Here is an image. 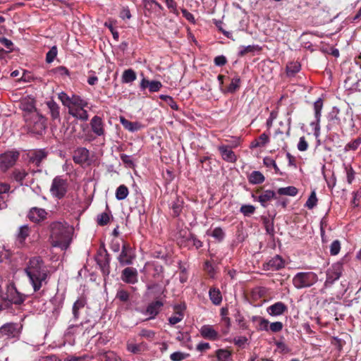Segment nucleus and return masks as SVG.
I'll use <instances>...</instances> for the list:
<instances>
[{
  "instance_id": "nucleus-1",
  "label": "nucleus",
  "mask_w": 361,
  "mask_h": 361,
  "mask_svg": "<svg viewBox=\"0 0 361 361\" xmlns=\"http://www.w3.org/2000/svg\"><path fill=\"white\" fill-rule=\"evenodd\" d=\"M24 271L35 292H38L48 283L49 270L39 256L31 257L27 262Z\"/></svg>"
},
{
  "instance_id": "nucleus-2",
  "label": "nucleus",
  "mask_w": 361,
  "mask_h": 361,
  "mask_svg": "<svg viewBox=\"0 0 361 361\" xmlns=\"http://www.w3.org/2000/svg\"><path fill=\"white\" fill-rule=\"evenodd\" d=\"M58 98L62 104L68 108V114L71 116L82 121L88 120L89 115L85 109L88 105L87 100L74 94L69 96L64 92L59 93Z\"/></svg>"
},
{
  "instance_id": "nucleus-3",
  "label": "nucleus",
  "mask_w": 361,
  "mask_h": 361,
  "mask_svg": "<svg viewBox=\"0 0 361 361\" xmlns=\"http://www.w3.org/2000/svg\"><path fill=\"white\" fill-rule=\"evenodd\" d=\"M73 227L68 224L56 222L51 225V245L66 250L71 242Z\"/></svg>"
},
{
  "instance_id": "nucleus-4",
  "label": "nucleus",
  "mask_w": 361,
  "mask_h": 361,
  "mask_svg": "<svg viewBox=\"0 0 361 361\" xmlns=\"http://www.w3.org/2000/svg\"><path fill=\"white\" fill-rule=\"evenodd\" d=\"M318 281V276L313 271L297 273L293 278V284L297 289L310 288Z\"/></svg>"
},
{
  "instance_id": "nucleus-5",
  "label": "nucleus",
  "mask_w": 361,
  "mask_h": 361,
  "mask_svg": "<svg viewBox=\"0 0 361 361\" xmlns=\"http://www.w3.org/2000/svg\"><path fill=\"white\" fill-rule=\"evenodd\" d=\"M343 265L341 262H337L331 265L326 270V280L324 283L325 288H331L333 284L338 281L342 275Z\"/></svg>"
},
{
  "instance_id": "nucleus-6",
  "label": "nucleus",
  "mask_w": 361,
  "mask_h": 361,
  "mask_svg": "<svg viewBox=\"0 0 361 361\" xmlns=\"http://www.w3.org/2000/svg\"><path fill=\"white\" fill-rule=\"evenodd\" d=\"M20 153L16 150L7 151L0 154V170L6 171L12 167L19 158Z\"/></svg>"
},
{
  "instance_id": "nucleus-7",
  "label": "nucleus",
  "mask_w": 361,
  "mask_h": 361,
  "mask_svg": "<svg viewBox=\"0 0 361 361\" xmlns=\"http://www.w3.org/2000/svg\"><path fill=\"white\" fill-rule=\"evenodd\" d=\"M67 187L66 180L63 179L61 176H56L52 180L50 191L53 196L61 199L67 192Z\"/></svg>"
},
{
  "instance_id": "nucleus-8",
  "label": "nucleus",
  "mask_w": 361,
  "mask_h": 361,
  "mask_svg": "<svg viewBox=\"0 0 361 361\" xmlns=\"http://www.w3.org/2000/svg\"><path fill=\"white\" fill-rule=\"evenodd\" d=\"M25 298V295L19 293L13 283H9L7 286L6 297H1V300H6L16 305H20L23 303Z\"/></svg>"
},
{
  "instance_id": "nucleus-9",
  "label": "nucleus",
  "mask_w": 361,
  "mask_h": 361,
  "mask_svg": "<svg viewBox=\"0 0 361 361\" xmlns=\"http://www.w3.org/2000/svg\"><path fill=\"white\" fill-rule=\"evenodd\" d=\"M164 303L160 300L153 301L148 304L146 309L141 310L140 312L145 316H147V319H153L159 313Z\"/></svg>"
},
{
  "instance_id": "nucleus-10",
  "label": "nucleus",
  "mask_w": 361,
  "mask_h": 361,
  "mask_svg": "<svg viewBox=\"0 0 361 361\" xmlns=\"http://www.w3.org/2000/svg\"><path fill=\"white\" fill-rule=\"evenodd\" d=\"M133 254L131 247L126 244L123 245L121 252L118 257L119 263L124 265H130L133 264Z\"/></svg>"
},
{
  "instance_id": "nucleus-11",
  "label": "nucleus",
  "mask_w": 361,
  "mask_h": 361,
  "mask_svg": "<svg viewBox=\"0 0 361 361\" xmlns=\"http://www.w3.org/2000/svg\"><path fill=\"white\" fill-rule=\"evenodd\" d=\"M121 280L128 284H135L138 281V274L135 268L126 267L122 272L121 276Z\"/></svg>"
},
{
  "instance_id": "nucleus-12",
  "label": "nucleus",
  "mask_w": 361,
  "mask_h": 361,
  "mask_svg": "<svg viewBox=\"0 0 361 361\" xmlns=\"http://www.w3.org/2000/svg\"><path fill=\"white\" fill-rule=\"evenodd\" d=\"M90 127L92 132L98 137L104 136L105 134L104 123L102 118L99 116H94L90 121Z\"/></svg>"
},
{
  "instance_id": "nucleus-13",
  "label": "nucleus",
  "mask_w": 361,
  "mask_h": 361,
  "mask_svg": "<svg viewBox=\"0 0 361 361\" xmlns=\"http://www.w3.org/2000/svg\"><path fill=\"white\" fill-rule=\"evenodd\" d=\"M163 85L158 80H149L145 78H142L140 81V88L142 91L146 88L149 89L150 92H157L161 90Z\"/></svg>"
},
{
  "instance_id": "nucleus-14",
  "label": "nucleus",
  "mask_w": 361,
  "mask_h": 361,
  "mask_svg": "<svg viewBox=\"0 0 361 361\" xmlns=\"http://www.w3.org/2000/svg\"><path fill=\"white\" fill-rule=\"evenodd\" d=\"M90 152L85 147H78L73 153V159L75 164H83L89 159Z\"/></svg>"
},
{
  "instance_id": "nucleus-15",
  "label": "nucleus",
  "mask_w": 361,
  "mask_h": 361,
  "mask_svg": "<svg viewBox=\"0 0 361 361\" xmlns=\"http://www.w3.org/2000/svg\"><path fill=\"white\" fill-rule=\"evenodd\" d=\"M47 156V154L44 149L31 151L28 154L29 162L36 166H39Z\"/></svg>"
},
{
  "instance_id": "nucleus-16",
  "label": "nucleus",
  "mask_w": 361,
  "mask_h": 361,
  "mask_svg": "<svg viewBox=\"0 0 361 361\" xmlns=\"http://www.w3.org/2000/svg\"><path fill=\"white\" fill-rule=\"evenodd\" d=\"M288 310L287 306L282 302H277L267 308V313L272 317H279Z\"/></svg>"
},
{
  "instance_id": "nucleus-17",
  "label": "nucleus",
  "mask_w": 361,
  "mask_h": 361,
  "mask_svg": "<svg viewBox=\"0 0 361 361\" xmlns=\"http://www.w3.org/2000/svg\"><path fill=\"white\" fill-rule=\"evenodd\" d=\"M218 149L221 155L222 159L230 163H234L237 160V157L233 151L228 145H219Z\"/></svg>"
},
{
  "instance_id": "nucleus-18",
  "label": "nucleus",
  "mask_w": 361,
  "mask_h": 361,
  "mask_svg": "<svg viewBox=\"0 0 361 361\" xmlns=\"http://www.w3.org/2000/svg\"><path fill=\"white\" fill-rule=\"evenodd\" d=\"M0 332L7 338H15L19 334L18 326L14 323L6 324L0 328Z\"/></svg>"
},
{
  "instance_id": "nucleus-19",
  "label": "nucleus",
  "mask_w": 361,
  "mask_h": 361,
  "mask_svg": "<svg viewBox=\"0 0 361 361\" xmlns=\"http://www.w3.org/2000/svg\"><path fill=\"white\" fill-rule=\"evenodd\" d=\"M87 305V301L84 298H78L74 303L72 307L73 318L71 322H76L79 318L81 311L85 308Z\"/></svg>"
},
{
  "instance_id": "nucleus-20",
  "label": "nucleus",
  "mask_w": 361,
  "mask_h": 361,
  "mask_svg": "<svg viewBox=\"0 0 361 361\" xmlns=\"http://www.w3.org/2000/svg\"><path fill=\"white\" fill-rule=\"evenodd\" d=\"M201 336L206 339L215 341L219 338L218 332L212 325L204 324L200 330Z\"/></svg>"
},
{
  "instance_id": "nucleus-21",
  "label": "nucleus",
  "mask_w": 361,
  "mask_h": 361,
  "mask_svg": "<svg viewBox=\"0 0 361 361\" xmlns=\"http://www.w3.org/2000/svg\"><path fill=\"white\" fill-rule=\"evenodd\" d=\"M184 305H176L173 307L175 314L169 318V323L170 325H175L183 320L184 314L183 311L185 310Z\"/></svg>"
},
{
  "instance_id": "nucleus-22",
  "label": "nucleus",
  "mask_w": 361,
  "mask_h": 361,
  "mask_svg": "<svg viewBox=\"0 0 361 361\" xmlns=\"http://www.w3.org/2000/svg\"><path fill=\"white\" fill-rule=\"evenodd\" d=\"M267 270H279L284 267L285 264L282 257L279 255H276L272 257L266 264Z\"/></svg>"
},
{
  "instance_id": "nucleus-23",
  "label": "nucleus",
  "mask_w": 361,
  "mask_h": 361,
  "mask_svg": "<svg viewBox=\"0 0 361 361\" xmlns=\"http://www.w3.org/2000/svg\"><path fill=\"white\" fill-rule=\"evenodd\" d=\"M47 212L44 209L34 207L30 209L28 216L34 222H38L46 218Z\"/></svg>"
},
{
  "instance_id": "nucleus-24",
  "label": "nucleus",
  "mask_w": 361,
  "mask_h": 361,
  "mask_svg": "<svg viewBox=\"0 0 361 361\" xmlns=\"http://www.w3.org/2000/svg\"><path fill=\"white\" fill-rule=\"evenodd\" d=\"M120 121L126 130L132 133L138 131L142 127V125L140 123L131 122L123 117H121Z\"/></svg>"
},
{
  "instance_id": "nucleus-25",
  "label": "nucleus",
  "mask_w": 361,
  "mask_h": 361,
  "mask_svg": "<svg viewBox=\"0 0 361 361\" xmlns=\"http://www.w3.org/2000/svg\"><path fill=\"white\" fill-rule=\"evenodd\" d=\"M30 234V229L27 225L21 226L17 233V241L20 246L24 245L25 239Z\"/></svg>"
},
{
  "instance_id": "nucleus-26",
  "label": "nucleus",
  "mask_w": 361,
  "mask_h": 361,
  "mask_svg": "<svg viewBox=\"0 0 361 361\" xmlns=\"http://www.w3.org/2000/svg\"><path fill=\"white\" fill-rule=\"evenodd\" d=\"M274 197L275 192L273 190H267L258 197V201L263 207H267V202L271 200Z\"/></svg>"
},
{
  "instance_id": "nucleus-27",
  "label": "nucleus",
  "mask_w": 361,
  "mask_h": 361,
  "mask_svg": "<svg viewBox=\"0 0 361 361\" xmlns=\"http://www.w3.org/2000/svg\"><path fill=\"white\" fill-rule=\"evenodd\" d=\"M209 299L213 304L218 305L222 301V296L220 290L216 288H211L209 291Z\"/></svg>"
},
{
  "instance_id": "nucleus-28",
  "label": "nucleus",
  "mask_w": 361,
  "mask_h": 361,
  "mask_svg": "<svg viewBox=\"0 0 361 361\" xmlns=\"http://www.w3.org/2000/svg\"><path fill=\"white\" fill-rule=\"evenodd\" d=\"M28 175L25 169H16L12 172V178L18 182L20 185H23V180Z\"/></svg>"
},
{
  "instance_id": "nucleus-29",
  "label": "nucleus",
  "mask_w": 361,
  "mask_h": 361,
  "mask_svg": "<svg viewBox=\"0 0 361 361\" xmlns=\"http://www.w3.org/2000/svg\"><path fill=\"white\" fill-rule=\"evenodd\" d=\"M147 348V344L142 342L139 344L133 343H127V350L134 354H139Z\"/></svg>"
},
{
  "instance_id": "nucleus-30",
  "label": "nucleus",
  "mask_w": 361,
  "mask_h": 361,
  "mask_svg": "<svg viewBox=\"0 0 361 361\" xmlns=\"http://www.w3.org/2000/svg\"><path fill=\"white\" fill-rule=\"evenodd\" d=\"M47 105L49 109L51 118L53 119L59 118L60 111L59 105L54 100L48 101Z\"/></svg>"
},
{
  "instance_id": "nucleus-31",
  "label": "nucleus",
  "mask_w": 361,
  "mask_h": 361,
  "mask_svg": "<svg viewBox=\"0 0 361 361\" xmlns=\"http://www.w3.org/2000/svg\"><path fill=\"white\" fill-rule=\"evenodd\" d=\"M264 175L258 171H252L248 176L249 182L252 184H260L264 181Z\"/></svg>"
},
{
  "instance_id": "nucleus-32",
  "label": "nucleus",
  "mask_w": 361,
  "mask_h": 361,
  "mask_svg": "<svg viewBox=\"0 0 361 361\" xmlns=\"http://www.w3.org/2000/svg\"><path fill=\"white\" fill-rule=\"evenodd\" d=\"M137 78L135 72L131 69L125 70L122 75V82L123 83H130L135 81Z\"/></svg>"
},
{
  "instance_id": "nucleus-33",
  "label": "nucleus",
  "mask_w": 361,
  "mask_h": 361,
  "mask_svg": "<svg viewBox=\"0 0 361 361\" xmlns=\"http://www.w3.org/2000/svg\"><path fill=\"white\" fill-rule=\"evenodd\" d=\"M239 51L238 55L239 56H243L247 53L255 52L256 51H259L261 48L259 45H248V46H240L238 48Z\"/></svg>"
},
{
  "instance_id": "nucleus-34",
  "label": "nucleus",
  "mask_w": 361,
  "mask_h": 361,
  "mask_svg": "<svg viewBox=\"0 0 361 361\" xmlns=\"http://www.w3.org/2000/svg\"><path fill=\"white\" fill-rule=\"evenodd\" d=\"M183 205V201L178 197H176V200L171 203V208L173 210V215L175 216H179L180 214Z\"/></svg>"
},
{
  "instance_id": "nucleus-35",
  "label": "nucleus",
  "mask_w": 361,
  "mask_h": 361,
  "mask_svg": "<svg viewBox=\"0 0 361 361\" xmlns=\"http://www.w3.org/2000/svg\"><path fill=\"white\" fill-rule=\"evenodd\" d=\"M278 193L281 195L295 196L298 194V189L294 186L280 188Z\"/></svg>"
},
{
  "instance_id": "nucleus-36",
  "label": "nucleus",
  "mask_w": 361,
  "mask_h": 361,
  "mask_svg": "<svg viewBox=\"0 0 361 361\" xmlns=\"http://www.w3.org/2000/svg\"><path fill=\"white\" fill-rule=\"evenodd\" d=\"M128 195V189L124 185H121L118 186L116 190V198L118 200H125Z\"/></svg>"
},
{
  "instance_id": "nucleus-37",
  "label": "nucleus",
  "mask_w": 361,
  "mask_h": 361,
  "mask_svg": "<svg viewBox=\"0 0 361 361\" xmlns=\"http://www.w3.org/2000/svg\"><path fill=\"white\" fill-rule=\"evenodd\" d=\"M240 78L239 76H235L226 90V92L234 93L239 87L240 85Z\"/></svg>"
},
{
  "instance_id": "nucleus-38",
  "label": "nucleus",
  "mask_w": 361,
  "mask_h": 361,
  "mask_svg": "<svg viewBox=\"0 0 361 361\" xmlns=\"http://www.w3.org/2000/svg\"><path fill=\"white\" fill-rule=\"evenodd\" d=\"M216 355L219 361H229L231 357V353L225 349L217 350Z\"/></svg>"
},
{
  "instance_id": "nucleus-39",
  "label": "nucleus",
  "mask_w": 361,
  "mask_h": 361,
  "mask_svg": "<svg viewBox=\"0 0 361 361\" xmlns=\"http://www.w3.org/2000/svg\"><path fill=\"white\" fill-rule=\"evenodd\" d=\"M361 145V137H357L356 139L349 142L348 144L345 145L344 147V150L345 152L348 151H355L356 150L360 145Z\"/></svg>"
},
{
  "instance_id": "nucleus-40",
  "label": "nucleus",
  "mask_w": 361,
  "mask_h": 361,
  "mask_svg": "<svg viewBox=\"0 0 361 361\" xmlns=\"http://www.w3.org/2000/svg\"><path fill=\"white\" fill-rule=\"evenodd\" d=\"M159 98L166 102L173 110L178 111L179 109L178 105L171 96L160 94Z\"/></svg>"
},
{
  "instance_id": "nucleus-41",
  "label": "nucleus",
  "mask_w": 361,
  "mask_h": 361,
  "mask_svg": "<svg viewBox=\"0 0 361 361\" xmlns=\"http://www.w3.org/2000/svg\"><path fill=\"white\" fill-rule=\"evenodd\" d=\"M45 129L44 119L42 116L39 117L35 123L32 132L37 134H42Z\"/></svg>"
},
{
  "instance_id": "nucleus-42",
  "label": "nucleus",
  "mask_w": 361,
  "mask_h": 361,
  "mask_svg": "<svg viewBox=\"0 0 361 361\" xmlns=\"http://www.w3.org/2000/svg\"><path fill=\"white\" fill-rule=\"evenodd\" d=\"M263 163L267 168H270V169L273 168L274 169L276 173L281 174L279 169L277 166L276 161L271 157H264L263 159Z\"/></svg>"
},
{
  "instance_id": "nucleus-43",
  "label": "nucleus",
  "mask_w": 361,
  "mask_h": 361,
  "mask_svg": "<svg viewBox=\"0 0 361 361\" xmlns=\"http://www.w3.org/2000/svg\"><path fill=\"white\" fill-rule=\"evenodd\" d=\"M300 70V65L298 62H292L287 65L286 71L288 75H293Z\"/></svg>"
},
{
  "instance_id": "nucleus-44",
  "label": "nucleus",
  "mask_w": 361,
  "mask_h": 361,
  "mask_svg": "<svg viewBox=\"0 0 361 361\" xmlns=\"http://www.w3.org/2000/svg\"><path fill=\"white\" fill-rule=\"evenodd\" d=\"M317 195H316V192L314 190H313V191H312L310 197H308V199L305 203V206L308 209H312L317 205Z\"/></svg>"
},
{
  "instance_id": "nucleus-45",
  "label": "nucleus",
  "mask_w": 361,
  "mask_h": 361,
  "mask_svg": "<svg viewBox=\"0 0 361 361\" xmlns=\"http://www.w3.org/2000/svg\"><path fill=\"white\" fill-rule=\"evenodd\" d=\"M240 212L245 216H250L255 212V207L251 204H243L240 209Z\"/></svg>"
},
{
  "instance_id": "nucleus-46",
  "label": "nucleus",
  "mask_w": 361,
  "mask_h": 361,
  "mask_svg": "<svg viewBox=\"0 0 361 361\" xmlns=\"http://www.w3.org/2000/svg\"><path fill=\"white\" fill-rule=\"evenodd\" d=\"M189 357L188 353H185L180 351H176L171 354L170 359L172 361H182Z\"/></svg>"
},
{
  "instance_id": "nucleus-47",
  "label": "nucleus",
  "mask_w": 361,
  "mask_h": 361,
  "mask_svg": "<svg viewBox=\"0 0 361 361\" xmlns=\"http://www.w3.org/2000/svg\"><path fill=\"white\" fill-rule=\"evenodd\" d=\"M211 235L216 240L221 241L225 237V233L221 228L216 227L214 228Z\"/></svg>"
},
{
  "instance_id": "nucleus-48",
  "label": "nucleus",
  "mask_w": 361,
  "mask_h": 361,
  "mask_svg": "<svg viewBox=\"0 0 361 361\" xmlns=\"http://www.w3.org/2000/svg\"><path fill=\"white\" fill-rule=\"evenodd\" d=\"M323 107V101L321 98H319L314 103V118L321 117V111Z\"/></svg>"
},
{
  "instance_id": "nucleus-49",
  "label": "nucleus",
  "mask_w": 361,
  "mask_h": 361,
  "mask_svg": "<svg viewBox=\"0 0 361 361\" xmlns=\"http://www.w3.org/2000/svg\"><path fill=\"white\" fill-rule=\"evenodd\" d=\"M120 157L121 161L126 165V167L133 169L135 166V164L130 156L125 154H121Z\"/></svg>"
},
{
  "instance_id": "nucleus-50",
  "label": "nucleus",
  "mask_w": 361,
  "mask_h": 361,
  "mask_svg": "<svg viewBox=\"0 0 361 361\" xmlns=\"http://www.w3.org/2000/svg\"><path fill=\"white\" fill-rule=\"evenodd\" d=\"M57 48L56 47H52L49 51L46 54V61L48 63H50L54 61L55 58L57 56Z\"/></svg>"
},
{
  "instance_id": "nucleus-51",
  "label": "nucleus",
  "mask_w": 361,
  "mask_h": 361,
  "mask_svg": "<svg viewBox=\"0 0 361 361\" xmlns=\"http://www.w3.org/2000/svg\"><path fill=\"white\" fill-rule=\"evenodd\" d=\"M320 118L321 117L314 118V121L310 123V126L314 130V135L316 137L319 136L320 134Z\"/></svg>"
},
{
  "instance_id": "nucleus-52",
  "label": "nucleus",
  "mask_w": 361,
  "mask_h": 361,
  "mask_svg": "<svg viewBox=\"0 0 361 361\" xmlns=\"http://www.w3.org/2000/svg\"><path fill=\"white\" fill-rule=\"evenodd\" d=\"M341 250V243L338 240H334L330 245V253L331 255H336Z\"/></svg>"
},
{
  "instance_id": "nucleus-53",
  "label": "nucleus",
  "mask_w": 361,
  "mask_h": 361,
  "mask_svg": "<svg viewBox=\"0 0 361 361\" xmlns=\"http://www.w3.org/2000/svg\"><path fill=\"white\" fill-rule=\"evenodd\" d=\"M101 361H118V359L114 352L109 351L101 356Z\"/></svg>"
},
{
  "instance_id": "nucleus-54",
  "label": "nucleus",
  "mask_w": 361,
  "mask_h": 361,
  "mask_svg": "<svg viewBox=\"0 0 361 361\" xmlns=\"http://www.w3.org/2000/svg\"><path fill=\"white\" fill-rule=\"evenodd\" d=\"M164 2L167 8L171 11V12H172L173 14L176 16L178 15L177 4L174 0H164Z\"/></svg>"
},
{
  "instance_id": "nucleus-55",
  "label": "nucleus",
  "mask_w": 361,
  "mask_h": 361,
  "mask_svg": "<svg viewBox=\"0 0 361 361\" xmlns=\"http://www.w3.org/2000/svg\"><path fill=\"white\" fill-rule=\"evenodd\" d=\"M269 142V137L267 134L262 133L258 137L255 144H253L255 147L264 146Z\"/></svg>"
},
{
  "instance_id": "nucleus-56",
  "label": "nucleus",
  "mask_w": 361,
  "mask_h": 361,
  "mask_svg": "<svg viewBox=\"0 0 361 361\" xmlns=\"http://www.w3.org/2000/svg\"><path fill=\"white\" fill-rule=\"evenodd\" d=\"M116 298L121 302H127L129 300V293L123 289H119L117 291Z\"/></svg>"
},
{
  "instance_id": "nucleus-57",
  "label": "nucleus",
  "mask_w": 361,
  "mask_h": 361,
  "mask_svg": "<svg viewBox=\"0 0 361 361\" xmlns=\"http://www.w3.org/2000/svg\"><path fill=\"white\" fill-rule=\"evenodd\" d=\"M248 339L245 336H236L233 338V343L235 345L243 348L247 343Z\"/></svg>"
},
{
  "instance_id": "nucleus-58",
  "label": "nucleus",
  "mask_w": 361,
  "mask_h": 361,
  "mask_svg": "<svg viewBox=\"0 0 361 361\" xmlns=\"http://www.w3.org/2000/svg\"><path fill=\"white\" fill-rule=\"evenodd\" d=\"M139 336L147 339H152L155 336V332L149 329H142L140 331Z\"/></svg>"
},
{
  "instance_id": "nucleus-59",
  "label": "nucleus",
  "mask_w": 361,
  "mask_h": 361,
  "mask_svg": "<svg viewBox=\"0 0 361 361\" xmlns=\"http://www.w3.org/2000/svg\"><path fill=\"white\" fill-rule=\"evenodd\" d=\"M188 240L192 242L193 246L195 247L196 249H199L202 246V242L197 239L196 236L193 234H190Z\"/></svg>"
},
{
  "instance_id": "nucleus-60",
  "label": "nucleus",
  "mask_w": 361,
  "mask_h": 361,
  "mask_svg": "<svg viewBox=\"0 0 361 361\" xmlns=\"http://www.w3.org/2000/svg\"><path fill=\"white\" fill-rule=\"evenodd\" d=\"M283 326V325L282 322H275L270 323L269 329L274 333H277L282 330Z\"/></svg>"
},
{
  "instance_id": "nucleus-61",
  "label": "nucleus",
  "mask_w": 361,
  "mask_h": 361,
  "mask_svg": "<svg viewBox=\"0 0 361 361\" xmlns=\"http://www.w3.org/2000/svg\"><path fill=\"white\" fill-rule=\"evenodd\" d=\"M339 113V109L336 107H334L332 111L330 114L331 120L332 121L334 124L340 125L341 122L337 115Z\"/></svg>"
},
{
  "instance_id": "nucleus-62",
  "label": "nucleus",
  "mask_w": 361,
  "mask_h": 361,
  "mask_svg": "<svg viewBox=\"0 0 361 361\" xmlns=\"http://www.w3.org/2000/svg\"><path fill=\"white\" fill-rule=\"evenodd\" d=\"M269 322L264 318L260 317L259 318V329L261 331H267L269 329Z\"/></svg>"
},
{
  "instance_id": "nucleus-63",
  "label": "nucleus",
  "mask_w": 361,
  "mask_h": 361,
  "mask_svg": "<svg viewBox=\"0 0 361 361\" xmlns=\"http://www.w3.org/2000/svg\"><path fill=\"white\" fill-rule=\"evenodd\" d=\"M204 270L208 273L211 278H214L215 269L211 262H206L204 263Z\"/></svg>"
},
{
  "instance_id": "nucleus-64",
  "label": "nucleus",
  "mask_w": 361,
  "mask_h": 361,
  "mask_svg": "<svg viewBox=\"0 0 361 361\" xmlns=\"http://www.w3.org/2000/svg\"><path fill=\"white\" fill-rule=\"evenodd\" d=\"M308 148V143L305 137H301L298 143V149L300 152L306 151Z\"/></svg>"
}]
</instances>
